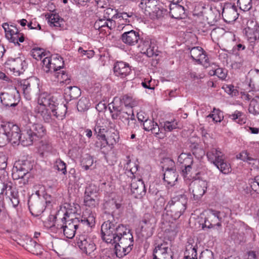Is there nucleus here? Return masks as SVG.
<instances>
[{
    "instance_id": "f257e3e1",
    "label": "nucleus",
    "mask_w": 259,
    "mask_h": 259,
    "mask_svg": "<svg viewBox=\"0 0 259 259\" xmlns=\"http://www.w3.org/2000/svg\"><path fill=\"white\" fill-rule=\"evenodd\" d=\"M0 132L6 136L8 142L14 144L21 143L22 145L27 146L44 137L46 129L41 123L29 122L20 134L21 131L17 125L9 121H2Z\"/></svg>"
},
{
    "instance_id": "f03ea898",
    "label": "nucleus",
    "mask_w": 259,
    "mask_h": 259,
    "mask_svg": "<svg viewBox=\"0 0 259 259\" xmlns=\"http://www.w3.org/2000/svg\"><path fill=\"white\" fill-rule=\"evenodd\" d=\"M49 220L52 223L50 225L51 231L55 233H63L64 235L68 239H72L76 232L81 234L84 227H92L95 225V218L92 214H90L88 217L75 218L67 220L66 217L58 218L57 215L51 214Z\"/></svg>"
},
{
    "instance_id": "7ed1b4c3",
    "label": "nucleus",
    "mask_w": 259,
    "mask_h": 259,
    "mask_svg": "<svg viewBox=\"0 0 259 259\" xmlns=\"http://www.w3.org/2000/svg\"><path fill=\"white\" fill-rule=\"evenodd\" d=\"M101 231L102 239L107 243H118L133 248L134 239L132 233L122 224L108 221L102 225Z\"/></svg>"
},
{
    "instance_id": "20e7f679",
    "label": "nucleus",
    "mask_w": 259,
    "mask_h": 259,
    "mask_svg": "<svg viewBox=\"0 0 259 259\" xmlns=\"http://www.w3.org/2000/svg\"><path fill=\"white\" fill-rule=\"evenodd\" d=\"M38 103L39 105L48 106L51 110L54 118L63 119L67 113V107L65 104H59L57 99L47 93H42L39 96Z\"/></svg>"
},
{
    "instance_id": "39448f33",
    "label": "nucleus",
    "mask_w": 259,
    "mask_h": 259,
    "mask_svg": "<svg viewBox=\"0 0 259 259\" xmlns=\"http://www.w3.org/2000/svg\"><path fill=\"white\" fill-rule=\"evenodd\" d=\"M188 198L185 194H178L171 197L164 208L166 213L175 220L179 219L187 208Z\"/></svg>"
},
{
    "instance_id": "423d86ee",
    "label": "nucleus",
    "mask_w": 259,
    "mask_h": 259,
    "mask_svg": "<svg viewBox=\"0 0 259 259\" xmlns=\"http://www.w3.org/2000/svg\"><path fill=\"white\" fill-rule=\"evenodd\" d=\"M5 172L4 171L3 174H0V186H2L0 194L3 197L5 194L6 199L9 201L12 207L17 210L20 203L18 192L13 188L12 183L6 178Z\"/></svg>"
},
{
    "instance_id": "0eeeda50",
    "label": "nucleus",
    "mask_w": 259,
    "mask_h": 259,
    "mask_svg": "<svg viewBox=\"0 0 259 259\" xmlns=\"http://www.w3.org/2000/svg\"><path fill=\"white\" fill-rule=\"evenodd\" d=\"M139 6L146 16L152 19L162 17L167 13V10L160 6L157 0H142Z\"/></svg>"
},
{
    "instance_id": "6e6552de",
    "label": "nucleus",
    "mask_w": 259,
    "mask_h": 259,
    "mask_svg": "<svg viewBox=\"0 0 259 259\" xmlns=\"http://www.w3.org/2000/svg\"><path fill=\"white\" fill-rule=\"evenodd\" d=\"M50 195H46L42 197L31 196L28 200V205L30 212L35 217L39 216L45 210L47 205L51 203L47 197Z\"/></svg>"
},
{
    "instance_id": "1a4fd4ad",
    "label": "nucleus",
    "mask_w": 259,
    "mask_h": 259,
    "mask_svg": "<svg viewBox=\"0 0 259 259\" xmlns=\"http://www.w3.org/2000/svg\"><path fill=\"white\" fill-rule=\"evenodd\" d=\"M42 69L46 73L51 75L61 70L64 67V63L63 58L58 54L51 57H46L42 61Z\"/></svg>"
},
{
    "instance_id": "9d476101",
    "label": "nucleus",
    "mask_w": 259,
    "mask_h": 259,
    "mask_svg": "<svg viewBox=\"0 0 259 259\" xmlns=\"http://www.w3.org/2000/svg\"><path fill=\"white\" fill-rule=\"evenodd\" d=\"M76 245L83 253L91 257L95 256L94 252L96 249V246L91 237L85 232L80 234L76 237Z\"/></svg>"
},
{
    "instance_id": "9b49d317",
    "label": "nucleus",
    "mask_w": 259,
    "mask_h": 259,
    "mask_svg": "<svg viewBox=\"0 0 259 259\" xmlns=\"http://www.w3.org/2000/svg\"><path fill=\"white\" fill-rule=\"evenodd\" d=\"M33 162L28 160H19L16 161L12 169L14 180L23 179L33 169Z\"/></svg>"
},
{
    "instance_id": "f8f14e48",
    "label": "nucleus",
    "mask_w": 259,
    "mask_h": 259,
    "mask_svg": "<svg viewBox=\"0 0 259 259\" xmlns=\"http://www.w3.org/2000/svg\"><path fill=\"white\" fill-rule=\"evenodd\" d=\"M156 221L153 215L145 213L140 222L141 234L147 239L152 236L155 227Z\"/></svg>"
},
{
    "instance_id": "ddd939ff",
    "label": "nucleus",
    "mask_w": 259,
    "mask_h": 259,
    "mask_svg": "<svg viewBox=\"0 0 259 259\" xmlns=\"http://www.w3.org/2000/svg\"><path fill=\"white\" fill-rule=\"evenodd\" d=\"M3 27L6 33V37L10 42H13L15 46H20L19 42L24 41V35L20 33L16 26L9 25L5 23L3 24Z\"/></svg>"
},
{
    "instance_id": "4468645a",
    "label": "nucleus",
    "mask_w": 259,
    "mask_h": 259,
    "mask_svg": "<svg viewBox=\"0 0 259 259\" xmlns=\"http://www.w3.org/2000/svg\"><path fill=\"white\" fill-rule=\"evenodd\" d=\"M244 31L250 43L259 39V24L255 20L250 19L247 21Z\"/></svg>"
},
{
    "instance_id": "2eb2a0df",
    "label": "nucleus",
    "mask_w": 259,
    "mask_h": 259,
    "mask_svg": "<svg viewBox=\"0 0 259 259\" xmlns=\"http://www.w3.org/2000/svg\"><path fill=\"white\" fill-rule=\"evenodd\" d=\"M190 50V57L197 64H201L206 67L209 64V59L205 51L200 47H194Z\"/></svg>"
},
{
    "instance_id": "dca6fc26",
    "label": "nucleus",
    "mask_w": 259,
    "mask_h": 259,
    "mask_svg": "<svg viewBox=\"0 0 259 259\" xmlns=\"http://www.w3.org/2000/svg\"><path fill=\"white\" fill-rule=\"evenodd\" d=\"M26 62L24 58L21 57L9 58L5 63V67L14 72L19 74L23 72L26 67Z\"/></svg>"
},
{
    "instance_id": "f3484780",
    "label": "nucleus",
    "mask_w": 259,
    "mask_h": 259,
    "mask_svg": "<svg viewBox=\"0 0 259 259\" xmlns=\"http://www.w3.org/2000/svg\"><path fill=\"white\" fill-rule=\"evenodd\" d=\"M239 13L235 4L225 3L222 7V16L224 21L228 23L235 21L238 17Z\"/></svg>"
},
{
    "instance_id": "a211bd4d",
    "label": "nucleus",
    "mask_w": 259,
    "mask_h": 259,
    "mask_svg": "<svg viewBox=\"0 0 259 259\" xmlns=\"http://www.w3.org/2000/svg\"><path fill=\"white\" fill-rule=\"evenodd\" d=\"M16 90L14 89L9 92L1 93L0 98L2 103L6 107L16 106L20 101V97L16 94Z\"/></svg>"
},
{
    "instance_id": "6ab92c4d",
    "label": "nucleus",
    "mask_w": 259,
    "mask_h": 259,
    "mask_svg": "<svg viewBox=\"0 0 259 259\" xmlns=\"http://www.w3.org/2000/svg\"><path fill=\"white\" fill-rule=\"evenodd\" d=\"M139 42H140L139 47L141 48L142 53L146 54L148 57L158 55V52L155 48L156 46L154 43L152 42L151 39L147 37L145 39L140 37Z\"/></svg>"
},
{
    "instance_id": "aec40b11",
    "label": "nucleus",
    "mask_w": 259,
    "mask_h": 259,
    "mask_svg": "<svg viewBox=\"0 0 259 259\" xmlns=\"http://www.w3.org/2000/svg\"><path fill=\"white\" fill-rule=\"evenodd\" d=\"M20 90L23 91L24 96L26 100H30L31 99V95L34 91L36 89V84L32 77L22 79L19 82Z\"/></svg>"
},
{
    "instance_id": "412c9836",
    "label": "nucleus",
    "mask_w": 259,
    "mask_h": 259,
    "mask_svg": "<svg viewBox=\"0 0 259 259\" xmlns=\"http://www.w3.org/2000/svg\"><path fill=\"white\" fill-rule=\"evenodd\" d=\"M191 189H192L193 199L199 200L206 191L207 182L203 180H196L191 184Z\"/></svg>"
},
{
    "instance_id": "4be33fe9",
    "label": "nucleus",
    "mask_w": 259,
    "mask_h": 259,
    "mask_svg": "<svg viewBox=\"0 0 259 259\" xmlns=\"http://www.w3.org/2000/svg\"><path fill=\"white\" fill-rule=\"evenodd\" d=\"M206 155L208 161L213 165L217 164L219 161L225 157V154L220 148L210 147L205 148Z\"/></svg>"
},
{
    "instance_id": "5701e85b",
    "label": "nucleus",
    "mask_w": 259,
    "mask_h": 259,
    "mask_svg": "<svg viewBox=\"0 0 259 259\" xmlns=\"http://www.w3.org/2000/svg\"><path fill=\"white\" fill-rule=\"evenodd\" d=\"M131 66L128 63L123 61H117L114 64V74L120 78H124L128 75L131 71Z\"/></svg>"
},
{
    "instance_id": "b1692460",
    "label": "nucleus",
    "mask_w": 259,
    "mask_h": 259,
    "mask_svg": "<svg viewBox=\"0 0 259 259\" xmlns=\"http://www.w3.org/2000/svg\"><path fill=\"white\" fill-rule=\"evenodd\" d=\"M121 40L129 46H135L139 43L140 40L139 32L134 30L123 33L120 37Z\"/></svg>"
},
{
    "instance_id": "393cba45",
    "label": "nucleus",
    "mask_w": 259,
    "mask_h": 259,
    "mask_svg": "<svg viewBox=\"0 0 259 259\" xmlns=\"http://www.w3.org/2000/svg\"><path fill=\"white\" fill-rule=\"evenodd\" d=\"M131 191L137 198L143 197L146 193L145 185L143 181L141 179L133 180L131 184Z\"/></svg>"
},
{
    "instance_id": "a878e982",
    "label": "nucleus",
    "mask_w": 259,
    "mask_h": 259,
    "mask_svg": "<svg viewBox=\"0 0 259 259\" xmlns=\"http://www.w3.org/2000/svg\"><path fill=\"white\" fill-rule=\"evenodd\" d=\"M169 10V14L172 18L181 19L185 18L187 16L184 7L178 4H170Z\"/></svg>"
},
{
    "instance_id": "bb28decb",
    "label": "nucleus",
    "mask_w": 259,
    "mask_h": 259,
    "mask_svg": "<svg viewBox=\"0 0 259 259\" xmlns=\"http://www.w3.org/2000/svg\"><path fill=\"white\" fill-rule=\"evenodd\" d=\"M40 106L37 107L35 109L36 113L41 117L44 121L46 123H52L55 120L53 114L49 111V109L46 108L47 106L43 105H39Z\"/></svg>"
},
{
    "instance_id": "cd10ccee",
    "label": "nucleus",
    "mask_w": 259,
    "mask_h": 259,
    "mask_svg": "<svg viewBox=\"0 0 259 259\" xmlns=\"http://www.w3.org/2000/svg\"><path fill=\"white\" fill-rule=\"evenodd\" d=\"M119 104V99L118 97H114L113 101L109 104V110L111 114V118L113 120L118 119L119 114L123 109Z\"/></svg>"
},
{
    "instance_id": "c85d7f7f",
    "label": "nucleus",
    "mask_w": 259,
    "mask_h": 259,
    "mask_svg": "<svg viewBox=\"0 0 259 259\" xmlns=\"http://www.w3.org/2000/svg\"><path fill=\"white\" fill-rule=\"evenodd\" d=\"M143 128L146 131H151V133L157 136L160 133H162V128L160 127L158 124L153 119H148L143 123Z\"/></svg>"
},
{
    "instance_id": "c756f323",
    "label": "nucleus",
    "mask_w": 259,
    "mask_h": 259,
    "mask_svg": "<svg viewBox=\"0 0 259 259\" xmlns=\"http://www.w3.org/2000/svg\"><path fill=\"white\" fill-rule=\"evenodd\" d=\"M197 248L198 246L196 243L193 244L188 242L184 252V259H198Z\"/></svg>"
},
{
    "instance_id": "7c9ffc66",
    "label": "nucleus",
    "mask_w": 259,
    "mask_h": 259,
    "mask_svg": "<svg viewBox=\"0 0 259 259\" xmlns=\"http://www.w3.org/2000/svg\"><path fill=\"white\" fill-rule=\"evenodd\" d=\"M178 174L177 169L175 170H167L163 174V181L168 186H172L175 185V182L178 180Z\"/></svg>"
},
{
    "instance_id": "2f4dec72",
    "label": "nucleus",
    "mask_w": 259,
    "mask_h": 259,
    "mask_svg": "<svg viewBox=\"0 0 259 259\" xmlns=\"http://www.w3.org/2000/svg\"><path fill=\"white\" fill-rule=\"evenodd\" d=\"M217 222V220L213 219V216H208L207 218H205L204 224L202 225V228L204 229L205 228L208 229L216 227V230L218 234H220L222 231V223L218 222L214 224Z\"/></svg>"
},
{
    "instance_id": "473e14b6",
    "label": "nucleus",
    "mask_w": 259,
    "mask_h": 259,
    "mask_svg": "<svg viewBox=\"0 0 259 259\" xmlns=\"http://www.w3.org/2000/svg\"><path fill=\"white\" fill-rule=\"evenodd\" d=\"M178 162L182 166H192L193 157L191 153L182 152L178 157Z\"/></svg>"
},
{
    "instance_id": "72a5a7b5",
    "label": "nucleus",
    "mask_w": 259,
    "mask_h": 259,
    "mask_svg": "<svg viewBox=\"0 0 259 259\" xmlns=\"http://www.w3.org/2000/svg\"><path fill=\"white\" fill-rule=\"evenodd\" d=\"M27 249L36 255H40L42 254L41 247L36 242V241L30 239L26 243Z\"/></svg>"
},
{
    "instance_id": "f704fd0d",
    "label": "nucleus",
    "mask_w": 259,
    "mask_h": 259,
    "mask_svg": "<svg viewBox=\"0 0 259 259\" xmlns=\"http://www.w3.org/2000/svg\"><path fill=\"white\" fill-rule=\"evenodd\" d=\"M226 116L241 125L245 123L246 122L245 114L238 110H236L231 114H227Z\"/></svg>"
},
{
    "instance_id": "c9c22d12",
    "label": "nucleus",
    "mask_w": 259,
    "mask_h": 259,
    "mask_svg": "<svg viewBox=\"0 0 259 259\" xmlns=\"http://www.w3.org/2000/svg\"><path fill=\"white\" fill-rule=\"evenodd\" d=\"M135 117L133 109L128 108L123 109L119 114L118 118L123 123H127L128 121L133 120V118Z\"/></svg>"
},
{
    "instance_id": "e433bc0d",
    "label": "nucleus",
    "mask_w": 259,
    "mask_h": 259,
    "mask_svg": "<svg viewBox=\"0 0 259 259\" xmlns=\"http://www.w3.org/2000/svg\"><path fill=\"white\" fill-rule=\"evenodd\" d=\"M169 250H171V249L168 247V244L166 242H163L158 244L155 246L153 251V255L154 256V258H156L158 256L167 253L169 251Z\"/></svg>"
},
{
    "instance_id": "4c0bfd02",
    "label": "nucleus",
    "mask_w": 259,
    "mask_h": 259,
    "mask_svg": "<svg viewBox=\"0 0 259 259\" xmlns=\"http://www.w3.org/2000/svg\"><path fill=\"white\" fill-rule=\"evenodd\" d=\"M65 94L69 96L70 100L76 99L81 95V91L76 86H68L65 89Z\"/></svg>"
},
{
    "instance_id": "58836bf2",
    "label": "nucleus",
    "mask_w": 259,
    "mask_h": 259,
    "mask_svg": "<svg viewBox=\"0 0 259 259\" xmlns=\"http://www.w3.org/2000/svg\"><path fill=\"white\" fill-rule=\"evenodd\" d=\"M114 251L116 257H122L130 253L132 250V248H127L126 247L119 245L118 243H114Z\"/></svg>"
},
{
    "instance_id": "ea45409f",
    "label": "nucleus",
    "mask_w": 259,
    "mask_h": 259,
    "mask_svg": "<svg viewBox=\"0 0 259 259\" xmlns=\"http://www.w3.org/2000/svg\"><path fill=\"white\" fill-rule=\"evenodd\" d=\"M119 99V104L123 103L125 107H128L132 109L134 107L137 105V102L132 97L127 95L122 96Z\"/></svg>"
},
{
    "instance_id": "a19ab883",
    "label": "nucleus",
    "mask_w": 259,
    "mask_h": 259,
    "mask_svg": "<svg viewBox=\"0 0 259 259\" xmlns=\"http://www.w3.org/2000/svg\"><path fill=\"white\" fill-rule=\"evenodd\" d=\"M248 111L254 115L259 114V96H255L251 100Z\"/></svg>"
},
{
    "instance_id": "79ce46f5",
    "label": "nucleus",
    "mask_w": 259,
    "mask_h": 259,
    "mask_svg": "<svg viewBox=\"0 0 259 259\" xmlns=\"http://www.w3.org/2000/svg\"><path fill=\"white\" fill-rule=\"evenodd\" d=\"M83 203L84 205L91 208H95L98 205L99 198L98 196H83Z\"/></svg>"
},
{
    "instance_id": "37998d69",
    "label": "nucleus",
    "mask_w": 259,
    "mask_h": 259,
    "mask_svg": "<svg viewBox=\"0 0 259 259\" xmlns=\"http://www.w3.org/2000/svg\"><path fill=\"white\" fill-rule=\"evenodd\" d=\"M53 75L57 79L58 81L60 82L68 84L70 82V76L65 71L61 70Z\"/></svg>"
},
{
    "instance_id": "c03bdc74",
    "label": "nucleus",
    "mask_w": 259,
    "mask_h": 259,
    "mask_svg": "<svg viewBox=\"0 0 259 259\" xmlns=\"http://www.w3.org/2000/svg\"><path fill=\"white\" fill-rule=\"evenodd\" d=\"M221 172L224 174H229L231 171V166L229 163L227 162L224 157L219 162L214 165Z\"/></svg>"
},
{
    "instance_id": "a18cd8bd",
    "label": "nucleus",
    "mask_w": 259,
    "mask_h": 259,
    "mask_svg": "<svg viewBox=\"0 0 259 259\" xmlns=\"http://www.w3.org/2000/svg\"><path fill=\"white\" fill-rule=\"evenodd\" d=\"M162 168L163 171L171 170H175L176 166L175 161L170 158H165L162 159Z\"/></svg>"
},
{
    "instance_id": "49530a36",
    "label": "nucleus",
    "mask_w": 259,
    "mask_h": 259,
    "mask_svg": "<svg viewBox=\"0 0 259 259\" xmlns=\"http://www.w3.org/2000/svg\"><path fill=\"white\" fill-rule=\"evenodd\" d=\"M91 106V103L89 99L81 97L77 104V108L79 111L84 112L88 110Z\"/></svg>"
},
{
    "instance_id": "de8ad7c7",
    "label": "nucleus",
    "mask_w": 259,
    "mask_h": 259,
    "mask_svg": "<svg viewBox=\"0 0 259 259\" xmlns=\"http://www.w3.org/2000/svg\"><path fill=\"white\" fill-rule=\"evenodd\" d=\"M99 189L94 184H89L85 189L84 196H98V193Z\"/></svg>"
},
{
    "instance_id": "09e8293b",
    "label": "nucleus",
    "mask_w": 259,
    "mask_h": 259,
    "mask_svg": "<svg viewBox=\"0 0 259 259\" xmlns=\"http://www.w3.org/2000/svg\"><path fill=\"white\" fill-rule=\"evenodd\" d=\"M117 16L118 13L115 9L107 8L104 10L103 17L107 21H110L113 18H117Z\"/></svg>"
},
{
    "instance_id": "8fccbe9b",
    "label": "nucleus",
    "mask_w": 259,
    "mask_h": 259,
    "mask_svg": "<svg viewBox=\"0 0 259 259\" xmlns=\"http://www.w3.org/2000/svg\"><path fill=\"white\" fill-rule=\"evenodd\" d=\"M252 0H238L237 5L240 10L243 11L250 10L252 7Z\"/></svg>"
},
{
    "instance_id": "3c124183",
    "label": "nucleus",
    "mask_w": 259,
    "mask_h": 259,
    "mask_svg": "<svg viewBox=\"0 0 259 259\" xmlns=\"http://www.w3.org/2000/svg\"><path fill=\"white\" fill-rule=\"evenodd\" d=\"M97 140L95 142V146L96 148L101 150H104L106 147L109 146V143L107 138L106 136L97 138Z\"/></svg>"
},
{
    "instance_id": "603ef678",
    "label": "nucleus",
    "mask_w": 259,
    "mask_h": 259,
    "mask_svg": "<svg viewBox=\"0 0 259 259\" xmlns=\"http://www.w3.org/2000/svg\"><path fill=\"white\" fill-rule=\"evenodd\" d=\"M54 167L58 171H61L63 175L67 173L66 163L60 159H57L54 164Z\"/></svg>"
},
{
    "instance_id": "864d4df0",
    "label": "nucleus",
    "mask_w": 259,
    "mask_h": 259,
    "mask_svg": "<svg viewBox=\"0 0 259 259\" xmlns=\"http://www.w3.org/2000/svg\"><path fill=\"white\" fill-rule=\"evenodd\" d=\"M31 53L32 57L36 60L41 59L42 56H46L44 50L38 47L33 48L31 51Z\"/></svg>"
},
{
    "instance_id": "5fc2aeb1",
    "label": "nucleus",
    "mask_w": 259,
    "mask_h": 259,
    "mask_svg": "<svg viewBox=\"0 0 259 259\" xmlns=\"http://www.w3.org/2000/svg\"><path fill=\"white\" fill-rule=\"evenodd\" d=\"M94 132L96 138H98L106 136L105 133L107 132V129L104 126L96 124L94 128Z\"/></svg>"
},
{
    "instance_id": "6e6d98bb",
    "label": "nucleus",
    "mask_w": 259,
    "mask_h": 259,
    "mask_svg": "<svg viewBox=\"0 0 259 259\" xmlns=\"http://www.w3.org/2000/svg\"><path fill=\"white\" fill-rule=\"evenodd\" d=\"M94 160L92 156L87 155L83 158L81 161V165L84 170H88L90 167L93 164Z\"/></svg>"
},
{
    "instance_id": "4d7b16f0",
    "label": "nucleus",
    "mask_w": 259,
    "mask_h": 259,
    "mask_svg": "<svg viewBox=\"0 0 259 259\" xmlns=\"http://www.w3.org/2000/svg\"><path fill=\"white\" fill-rule=\"evenodd\" d=\"M236 158L244 162L250 163V161L255 160V159L249 156V153L246 150L242 151L236 155Z\"/></svg>"
},
{
    "instance_id": "13d9d810",
    "label": "nucleus",
    "mask_w": 259,
    "mask_h": 259,
    "mask_svg": "<svg viewBox=\"0 0 259 259\" xmlns=\"http://www.w3.org/2000/svg\"><path fill=\"white\" fill-rule=\"evenodd\" d=\"M127 129L131 133H136L140 130V126L137 123L135 117L133 118V120L128 121L127 123Z\"/></svg>"
},
{
    "instance_id": "bf43d9fd",
    "label": "nucleus",
    "mask_w": 259,
    "mask_h": 259,
    "mask_svg": "<svg viewBox=\"0 0 259 259\" xmlns=\"http://www.w3.org/2000/svg\"><path fill=\"white\" fill-rule=\"evenodd\" d=\"M249 183L252 190L259 194V175L249 179Z\"/></svg>"
},
{
    "instance_id": "052dcab7",
    "label": "nucleus",
    "mask_w": 259,
    "mask_h": 259,
    "mask_svg": "<svg viewBox=\"0 0 259 259\" xmlns=\"http://www.w3.org/2000/svg\"><path fill=\"white\" fill-rule=\"evenodd\" d=\"M62 21V19H61L59 16L56 14L51 15L49 18V22L55 27H60L61 22Z\"/></svg>"
},
{
    "instance_id": "680f3d73",
    "label": "nucleus",
    "mask_w": 259,
    "mask_h": 259,
    "mask_svg": "<svg viewBox=\"0 0 259 259\" xmlns=\"http://www.w3.org/2000/svg\"><path fill=\"white\" fill-rule=\"evenodd\" d=\"M177 122L175 121H166L164 122L163 127L165 131L170 132L177 128Z\"/></svg>"
},
{
    "instance_id": "e2e57ef3",
    "label": "nucleus",
    "mask_w": 259,
    "mask_h": 259,
    "mask_svg": "<svg viewBox=\"0 0 259 259\" xmlns=\"http://www.w3.org/2000/svg\"><path fill=\"white\" fill-rule=\"evenodd\" d=\"M104 259H113L116 256L114 249L106 248L103 251Z\"/></svg>"
},
{
    "instance_id": "0e129e2a",
    "label": "nucleus",
    "mask_w": 259,
    "mask_h": 259,
    "mask_svg": "<svg viewBox=\"0 0 259 259\" xmlns=\"http://www.w3.org/2000/svg\"><path fill=\"white\" fill-rule=\"evenodd\" d=\"M212 112L214 113V118H213L214 122H220L223 119V113L220 109H217L214 108Z\"/></svg>"
},
{
    "instance_id": "69168bd1",
    "label": "nucleus",
    "mask_w": 259,
    "mask_h": 259,
    "mask_svg": "<svg viewBox=\"0 0 259 259\" xmlns=\"http://www.w3.org/2000/svg\"><path fill=\"white\" fill-rule=\"evenodd\" d=\"M216 76L220 79L224 80L226 79L227 75V70L221 67H218L215 68Z\"/></svg>"
},
{
    "instance_id": "338daca9",
    "label": "nucleus",
    "mask_w": 259,
    "mask_h": 259,
    "mask_svg": "<svg viewBox=\"0 0 259 259\" xmlns=\"http://www.w3.org/2000/svg\"><path fill=\"white\" fill-rule=\"evenodd\" d=\"M119 138L118 134L115 132H113L111 134L110 136L107 137L109 143V147H110L111 148L114 144L118 142Z\"/></svg>"
},
{
    "instance_id": "774afa93",
    "label": "nucleus",
    "mask_w": 259,
    "mask_h": 259,
    "mask_svg": "<svg viewBox=\"0 0 259 259\" xmlns=\"http://www.w3.org/2000/svg\"><path fill=\"white\" fill-rule=\"evenodd\" d=\"M199 259H214L213 253L210 250L205 249L201 252Z\"/></svg>"
}]
</instances>
